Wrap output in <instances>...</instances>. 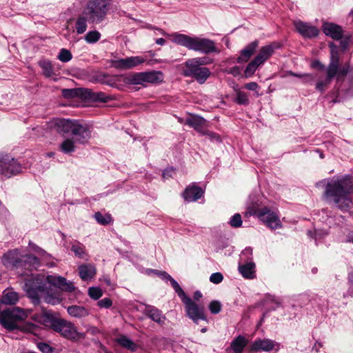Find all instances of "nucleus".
Masks as SVG:
<instances>
[{"label": "nucleus", "mask_w": 353, "mask_h": 353, "mask_svg": "<svg viewBox=\"0 0 353 353\" xmlns=\"http://www.w3.org/2000/svg\"><path fill=\"white\" fill-rule=\"evenodd\" d=\"M331 81L332 79L327 77L324 79H319L316 83L315 88L321 93H323L327 86L330 84Z\"/></svg>", "instance_id": "nucleus-45"}, {"label": "nucleus", "mask_w": 353, "mask_h": 353, "mask_svg": "<svg viewBox=\"0 0 353 353\" xmlns=\"http://www.w3.org/2000/svg\"><path fill=\"white\" fill-rule=\"evenodd\" d=\"M44 301L46 303L51 304L52 305H57L61 303V299L58 294L50 293L48 290L42 295Z\"/></svg>", "instance_id": "nucleus-39"}, {"label": "nucleus", "mask_w": 353, "mask_h": 353, "mask_svg": "<svg viewBox=\"0 0 353 353\" xmlns=\"http://www.w3.org/2000/svg\"><path fill=\"white\" fill-rule=\"evenodd\" d=\"M57 57L61 61L67 63L72 59V54L70 50L65 48H62L61 49Z\"/></svg>", "instance_id": "nucleus-49"}, {"label": "nucleus", "mask_w": 353, "mask_h": 353, "mask_svg": "<svg viewBox=\"0 0 353 353\" xmlns=\"http://www.w3.org/2000/svg\"><path fill=\"white\" fill-rule=\"evenodd\" d=\"M245 88L249 90L255 91L259 88V85L255 82H250L245 84Z\"/></svg>", "instance_id": "nucleus-61"}, {"label": "nucleus", "mask_w": 353, "mask_h": 353, "mask_svg": "<svg viewBox=\"0 0 353 353\" xmlns=\"http://www.w3.org/2000/svg\"><path fill=\"white\" fill-rule=\"evenodd\" d=\"M33 319L52 328L61 336L71 341L77 342L85 338V333L78 332L77 327L72 322L57 317L52 311H45L41 314H34Z\"/></svg>", "instance_id": "nucleus-2"}, {"label": "nucleus", "mask_w": 353, "mask_h": 353, "mask_svg": "<svg viewBox=\"0 0 353 353\" xmlns=\"http://www.w3.org/2000/svg\"><path fill=\"white\" fill-rule=\"evenodd\" d=\"M149 272H153L155 274H157L159 277H160L161 279L164 280L165 281H170L172 287L174 290L175 292L177 294V295L180 293H183V289L181 288L179 284L177 283V281L173 279L168 273H167L165 271H159L157 270H152L150 269L148 270Z\"/></svg>", "instance_id": "nucleus-26"}, {"label": "nucleus", "mask_w": 353, "mask_h": 353, "mask_svg": "<svg viewBox=\"0 0 353 353\" xmlns=\"http://www.w3.org/2000/svg\"><path fill=\"white\" fill-rule=\"evenodd\" d=\"M112 4V0H89L83 14L91 23H100L105 19Z\"/></svg>", "instance_id": "nucleus-7"}, {"label": "nucleus", "mask_w": 353, "mask_h": 353, "mask_svg": "<svg viewBox=\"0 0 353 353\" xmlns=\"http://www.w3.org/2000/svg\"><path fill=\"white\" fill-rule=\"evenodd\" d=\"M71 251L74 254L75 256L79 259H84L86 256L85 245L77 240L70 243Z\"/></svg>", "instance_id": "nucleus-34"}, {"label": "nucleus", "mask_w": 353, "mask_h": 353, "mask_svg": "<svg viewBox=\"0 0 353 353\" xmlns=\"http://www.w3.org/2000/svg\"><path fill=\"white\" fill-rule=\"evenodd\" d=\"M117 341L121 346L129 350H136V344L130 338L127 337L125 335L121 336L119 338L117 339Z\"/></svg>", "instance_id": "nucleus-38"}, {"label": "nucleus", "mask_w": 353, "mask_h": 353, "mask_svg": "<svg viewBox=\"0 0 353 353\" xmlns=\"http://www.w3.org/2000/svg\"><path fill=\"white\" fill-rule=\"evenodd\" d=\"M22 167L14 158L8 154L0 152V174L7 178L21 172Z\"/></svg>", "instance_id": "nucleus-10"}, {"label": "nucleus", "mask_w": 353, "mask_h": 353, "mask_svg": "<svg viewBox=\"0 0 353 353\" xmlns=\"http://www.w3.org/2000/svg\"><path fill=\"white\" fill-rule=\"evenodd\" d=\"M79 274L83 281L90 280L96 274V268L90 263L82 264L79 266Z\"/></svg>", "instance_id": "nucleus-27"}, {"label": "nucleus", "mask_w": 353, "mask_h": 353, "mask_svg": "<svg viewBox=\"0 0 353 353\" xmlns=\"http://www.w3.org/2000/svg\"><path fill=\"white\" fill-rule=\"evenodd\" d=\"M339 70V60L330 59V63L326 68L327 77L332 79L336 74H338Z\"/></svg>", "instance_id": "nucleus-37"}, {"label": "nucleus", "mask_w": 353, "mask_h": 353, "mask_svg": "<svg viewBox=\"0 0 353 353\" xmlns=\"http://www.w3.org/2000/svg\"><path fill=\"white\" fill-rule=\"evenodd\" d=\"M71 134L77 143L85 144L91 137V131L87 124L76 120Z\"/></svg>", "instance_id": "nucleus-13"}, {"label": "nucleus", "mask_w": 353, "mask_h": 353, "mask_svg": "<svg viewBox=\"0 0 353 353\" xmlns=\"http://www.w3.org/2000/svg\"><path fill=\"white\" fill-rule=\"evenodd\" d=\"M182 195L186 202H194L203 196V191L200 187L192 185L188 186Z\"/></svg>", "instance_id": "nucleus-23"}, {"label": "nucleus", "mask_w": 353, "mask_h": 353, "mask_svg": "<svg viewBox=\"0 0 353 353\" xmlns=\"http://www.w3.org/2000/svg\"><path fill=\"white\" fill-rule=\"evenodd\" d=\"M178 296L181 298L185 305L187 316L191 319L194 323H198L199 320L207 321L203 308L202 307H199L196 303H195L185 294L183 290V293H179Z\"/></svg>", "instance_id": "nucleus-12"}, {"label": "nucleus", "mask_w": 353, "mask_h": 353, "mask_svg": "<svg viewBox=\"0 0 353 353\" xmlns=\"http://www.w3.org/2000/svg\"><path fill=\"white\" fill-rule=\"evenodd\" d=\"M345 242L353 244V230L348 231L346 234Z\"/></svg>", "instance_id": "nucleus-62"}, {"label": "nucleus", "mask_w": 353, "mask_h": 353, "mask_svg": "<svg viewBox=\"0 0 353 353\" xmlns=\"http://www.w3.org/2000/svg\"><path fill=\"white\" fill-rule=\"evenodd\" d=\"M276 345L277 343L269 339H257L250 346V351L253 352L260 351L270 352L272 350Z\"/></svg>", "instance_id": "nucleus-20"}, {"label": "nucleus", "mask_w": 353, "mask_h": 353, "mask_svg": "<svg viewBox=\"0 0 353 353\" xmlns=\"http://www.w3.org/2000/svg\"><path fill=\"white\" fill-rule=\"evenodd\" d=\"M172 37V42L177 45L185 47L190 50L199 52L205 54L217 51L215 43L209 39L201 38L195 36L190 37L181 33H174Z\"/></svg>", "instance_id": "nucleus-6"}, {"label": "nucleus", "mask_w": 353, "mask_h": 353, "mask_svg": "<svg viewBox=\"0 0 353 353\" xmlns=\"http://www.w3.org/2000/svg\"><path fill=\"white\" fill-rule=\"evenodd\" d=\"M1 263L7 269L17 271L20 276L28 275L40 266L38 257L33 254H23L19 248L5 252L1 256Z\"/></svg>", "instance_id": "nucleus-3"}, {"label": "nucleus", "mask_w": 353, "mask_h": 353, "mask_svg": "<svg viewBox=\"0 0 353 353\" xmlns=\"http://www.w3.org/2000/svg\"><path fill=\"white\" fill-rule=\"evenodd\" d=\"M48 284H51L63 291L72 292L75 287L72 282H68L65 278L63 276H57L49 275L47 276Z\"/></svg>", "instance_id": "nucleus-19"}, {"label": "nucleus", "mask_w": 353, "mask_h": 353, "mask_svg": "<svg viewBox=\"0 0 353 353\" xmlns=\"http://www.w3.org/2000/svg\"><path fill=\"white\" fill-rule=\"evenodd\" d=\"M143 313L150 319L159 325L164 324L166 319L162 312L153 305H145Z\"/></svg>", "instance_id": "nucleus-21"}, {"label": "nucleus", "mask_w": 353, "mask_h": 353, "mask_svg": "<svg viewBox=\"0 0 353 353\" xmlns=\"http://www.w3.org/2000/svg\"><path fill=\"white\" fill-rule=\"evenodd\" d=\"M101 38V34L97 30L89 31L85 36V40L88 43H97Z\"/></svg>", "instance_id": "nucleus-44"}, {"label": "nucleus", "mask_w": 353, "mask_h": 353, "mask_svg": "<svg viewBox=\"0 0 353 353\" xmlns=\"http://www.w3.org/2000/svg\"><path fill=\"white\" fill-rule=\"evenodd\" d=\"M85 90L86 92L84 100H88L92 102L107 103L114 99L113 97L106 94L103 92H93L92 90L88 88Z\"/></svg>", "instance_id": "nucleus-24"}, {"label": "nucleus", "mask_w": 353, "mask_h": 353, "mask_svg": "<svg viewBox=\"0 0 353 353\" xmlns=\"http://www.w3.org/2000/svg\"><path fill=\"white\" fill-rule=\"evenodd\" d=\"M174 172L172 168L166 169L163 172L162 176L163 179H168L172 176V173Z\"/></svg>", "instance_id": "nucleus-63"}, {"label": "nucleus", "mask_w": 353, "mask_h": 353, "mask_svg": "<svg viewBox=\"0 0 353 353\" xmlns=\"http://www.w3.org/2000/svg\"><path fill=\"white\" fill-rule=\"evenodd\" d=\"M19 300V294L16 292L10 289H6L3 292L1 299L0 300L1 303L6 305H14Z\"/></svg>", "instance_id": "nucleus-31"}, {"label": "nucleus", "mask_w": 353, "mask_h": 353, "mask_svg": "<svg viewBox=\"0 0 353 353\" xmlns=\"http://www.w3.org/2000/svg\"><path fill=\"white\" fill-rule=\"evenodd\" d=\"M185 124L194 128V130L201 134L207 128L208 122L203 117L194 114L185 119Z\"/></svg>", "instance_id": "nucleus-22"}, {"label": "nucleus", "mask_w": 353, "mask_h": 353, "mask_svg": "<svg viewBox=\"0 0 353 353\" xmlns=\"http://www.w3.org/2000/svg\"><path fill=\"white\" fill-rule=\"evenodd\" d=\"M144 62V58L136 56L112 60L110 61V65L117 70H123L132 69Z\"/></svg>", "instance_id": "nucleus-14"}, {"label": "nucleus", "mask_w": 353, "mask_h": 353, "mask_svg": "<svg viewBox=\"0 0 353 353\" xmlns=\"http://www.w3.org/2000/svg\"><path fill=\"white\" fill-rule=\"evenodd\" d=\"M293 25L297 32L305 39H313L319 34V29L309 23L296 20L294 21Z\"/></svg>", "instance_id": "nucleus-15"}, {"label": "nucleus", "mask_w": 353, "mask_h": 353, "mask_svg": "<svg viewBox=\"0 0 353 353\" xmlns=\"http://www.w3.org/2000/svg\"><path fill=\"white\" fill-rule=\"evenodd\" d=\"M74 138H66L59 145V150L65 154H71L75 152L77 146Z\"/></svg>", "instance_id": "nucleus-32"}, {"label": "nucleus", "mask_w": 353, "mask_h": 353, "mask_svg": "<svg viewBox=\"0 0 353 353\" xmlns=\"http://www.w3.org/2000/svg\"><path fill=\"white\" fill-rule=\"evenodd\" d=\"M68 313L74 318H83L89 314V311L83 306L71 305L67 309Z\"/></svg>", "instance_id": "nucleus-33"}, {"label": "nucleus", "mask_w": 353, "mask_h": 353, "mask_svg": "<svg viewBox=\"0 0 353 353\" xmlns=\"http://www.w3.org/2000/svg\"><path fill=\"white\" fill-rule=\"evenodd\" d=\"M47 277L37 274L26 280L24 290L28 296L36 305L40 302L41 296L48 290Z\"/></svg>", "instance_id": "nucleus-8"}, {"label": "nucleus", "mask_w": 353, "mask_h": 353, "mask_svg": "<svg viewBox=\"0 0 353 353\" xmlns=\"http://www.w3.org/2000/svg\"><path fill=\"white\" fill-rule=\"evenodd\" d=\"M291 74L294 77H297L302 79V81L305 83H313L316 78V75L310 73L306 74H296L291 72Z\"/></svg>", "instance_id": "nucleus-47"}, {"label": "nucleus", "mask_w": 353, "mask_h": 353, "mask_svg": "<svg viewBox=\"0 0 353 353\" xmlns=\"http://www.w3.org/2000/svg\"><path fill=\"white\" fill-rule=\"evenodd\" d=\"M259 43V41L255 40L247 45L241 50L240 56L237 58V62L239 63L247 62L256 50Z\"/></svg>", "instance_id": "nucleus-25"}, {"label": "nucleus", "mask_w": 353, "mask_h": 353, "mask_svg": "<svg viewBox=\"0 0 353 353\" xmlns=\"http://www.w3.org/2000/svg\"><path fill=\"white\" fill-rule=\"evenodd\" d=\"M26 317L24 311L19 307L8 308L0 312V324L7 330H20L25 332L37 334L39 326L34 323L27 322L18 325L17 322Z\"/></svg>", "instance_id": "nucleus-4"}, {"label": "nucleus", "mask_w": 353, "mask_h": 353, "mask_svg": "<svg viewBox=\"0 0 353 353\" xmlns=\"http://www.w3.org/2000/svg\"><path fill=\"white\" fill-rule=\"evenodd\" d=\"M32 249L35 252H38L39 254H41V255H48L47 254V252L44 250H43L42 248H39L37 245H34V247H32Z\"/></svg>", "instance_id": "nucleus-64"}, {"label": "nucleus", "mask_w": 353, "mask_h": 353, "mask_svg": "<svg viewBox=\"0 0 353 353\" xmlns=\"http://www.w3.org/2000/svg\"><path fill=\"white\" fill-rule=\"evenodd\" d=\"M212 63V59L208 57L189 59L183 63L182 74L186 77L193 78L199 83L203 84L211 74L210 69L205 65Z\"/></svg>", "instance_id": "nucleus-5"}, {"label": "nucleus", "mask_w": 353, "mask_h": 353, "mask_svg": "<svg viewBox=\"0 0 353 353\" xmlns=\"http://www.w3.org/2000/svg\"><path fill=\"white\" fill-rule=\"evenodd\" d=\"M94 78L95 81L102 84H105L112 87L114 85V80L109 78L108 74L105 72H98L94 76Z\"/></svg>", "instance_id": "nucleus-40"}, {"label": "nucleus", "mask_w": 353, "mask_h": 353, "mask_svg": "<svg viewBox=\"0 0 353 353\" xmlns=\"http://www.w3.org/2000/svg\"><path fill=\"white\" fill-rule=\"evenodd\" d=\"M323 185L325 191L323 199L329 204L334 205L343 212L350 209V194L352 190L350 181L344 176L322 180L316 183V186Z\"/></svg>", "instance_id": "nucleus-1"}, {"label": "nucleus", "mask_w": 353, "mask_h": 353, "mask_svg": "<svg viewBox=\"0 0 353 353\" xmlns=\"http://www.w3.org/2000/svg\"><path fill=\"white\" fill-rule=\"evenodd\" d=\"M339 41H340V43H339V47L342 52H344L348 47L349 38L348 37H345V38L342 37V39H340Z\"/></svg>", "instance_id": "nucleus-58"}, {"label": "nucleus", "mask_w": 353, "mask_h": 353, "mask_svg": "<svg viewBox=\"0 0 353 353\" xmlns=\"http://www.w3.org/2000/svg\"><path fill=\"white\" fill-rule=\"evenodd\" d=\"M88 294L94 300H98L102 296L103 292L98 287H90L88 289Z\"/></svg>", "instance_id": "nucleus-51"}, {"label": "nucleus", "mask_w": 353, "mask_h": 353, "mask_svg": "<svg viewBox=\"0 0 353 353\" xmlns=\"http://www.w3.org/2000/svg\"><path fill=\"white\" fill-rule=\"evenodd\" d=\"M223 280V276L221 272L212 273L210 276V281L214 283L219 284Z\"/></svg>", "instance_id": "nucleus-55"}, {"label": "nucleus", "mask_w": 353, "mask_h": 353, "mask_svg": "<svg viewBox=\"0 0 353 353\" xmlns=\"http://www.w3.org/2000/svg\"><path fill=\"white\" fill-rule=\"evenodd\" d=\"M311 67L320 70H324L325 69V66L319 60L313 61L311 63Z\"/></svg>", "instance_id": "nucleus-59"}, {"label": "nucleus", "mask_w": 353, "mask_h": 353, "mask_svg": "<svg viewBox=\"0 0 353 353\" xmlns=\"http://www.w3.org/2000/svg\"><path fill=\"white\" fill-rule=\"evenodd\" d=\"M234 101L241 105H248L250 103L248 94L242 91L237 92Z\"/></svg>", "instance_id": "nucleus-46"}, {"label": "nucleus", "mask_w": 353, "mask_h": 353, "mask_svg": "<svg viewBox=\"0 0 353 353\" xmlns=\"http://www.w3.org/2000/svg\"><path fill=\"white\" fill-rule=\"evenodd\" d=\"M37 347L43 353H52L54 351V347L45 342L37 343Z\"/></svg>", "instance_id": "nucleus-54"}, {"label": "nucleus", "mask_w": 353, "mask_h": 353, "mask_svg": "<svg viewBox=\"0 0 353 353\" xmlns=\"http://www.w3.org/2000/svg\"><path fill=\"white\" fill-rule=\"evenodd\" d=\"M245 214V216L250 215L257 216L260 221L263 222L268 228L272 230L281 228L282 226L278 215L267 207H264L261 209L249 207Z\"/></svg>", "instance_id": "nucleus-9"}, {"label": "nucleus", "mask_w": 353, "mask_h": 353, "mask_svg": "<svg viewBox=\"0 0 353 353\" xmlns=\"http://www.w3.org/2000/svg\"><path fill=\"white\" fill-rule=\"evenodd\" d=\"M307 235L314 239L316 241V244L317 245V242L322 239H324L327 235V232L324 230H308Z\"/></svg>", "instance_id": "nucleus-43"}, {"label": "nucleus", "mask_w": 353, "mask_h": 353, "mask_svg": "<svg viewBox=\"0 0 353 353\" xmlns=\"http://www.w3.org/2000/svg\"><path fill=\"white\" fill-rule=\"evenodd\" d=\"M260 65H261V64H259V62L254 59L246 66L244 71L245 77L246 78L251 77Z\"/></svg>", "instance_id": "nucleus-41"}, {"label": "nucleus", "mask_w": 353, "mask_h": 353, "mask_svg": "<svg viewBox=\"0 0 353 353\" xmlns=\"http://www.w3.org/2000/svg\"><path fill=\"white\" fill-rule=\"evenodd\" d=\"M86 88H70V89H63L61 94L65 99H73L75 97L85 99V94Z\"/></svg>", "instance_id": "nucleus-30"}, {"label": "nucleus", "mask_w": 353, "mask_h": 353, "mask_svg": "<svg viewBox=\"0 0 353 353\" xmlns=\"http://www.w3.org/2000/svg\"><path fill=\"white\" fill-rule=\"evenodd\" d=\"M39 65L42 69V74L46 78L52 77L54 74V66L52 62L47 59L39 61Z\"/></svg>", "instance_id": "nucleus-35"}, {"label": "nucleus", "mask_w": 353, "mask_h": 353, "mask_svg": "<svg viewBox=\"0 0 353 353\" xmlns=\"http://www.w3.org/2000/svg\"><path fill=\"white\" fill-rule=\"evenodd\" d=\"M242 218L240 214H234L229 221V224L232 228H238L242 225Z\"/></svg>", "instance_id": "nucleus-50"}, {"label": "nucleus", "mask_w": 353, "mask_h": 353, "mask_svg": "<svg viewBox=\"0 0 353 353\" xmlns=\"http://www.w3.org/2000/svg\"><path fill=\"white\" fill-rule=\"evenodd\" d=\"M228 73L236 77L241 74V69L239 66H234L229 70Z\"/></svg>", "instance_id": "nucleus-60"}, {"label": "nucleus", "mask_w": 353, "mask_h": 353, "mask_svg": "<svg viewBox=\"0 0 353 353\" xmlns=\"http://www.w3.org/2000/svg\"><path fill=\"white\" fill-rule=\"evenodd\" d=\"M248 343V341L243 336L239 335L232 341L228 350H232L233 353H243Z\"/></svg>", "instance_id": "nucleus-28"}, {"label": "nucleus", "mask_w": 353, "mask_h": 353, "mask_svg": "<svg viewBox=\"0 0 353 353\" xmlns=\"http://www.w3.org/2000/svg\"><path fill=\"white\" fill-rule=\"evenodd\" d=\"M283 44L279 41H273L260 48L259 52L254 57L259 64L263 65L274 52L275 50L281 48Z\"/></svg>", "instance_id": "nucleus-16"}, {"label": "nucleus", "mask_w": 353, "mask_h": 353, "mask_svg": "<svg viewBox=\"0 0 353 353\" xmlns=\"http://www.w3.org/2000/svg\"><path fill=\"white\" fill-rule=\"evenodd\" d=\"M239 271L245 279H253L256 277L255 263L252 261L239 265Z\"/></svg>", "instance_id": "nucleus-29"}, {"label": "nucleus", "mask_w": 353, "mask_h": 353, "mask_svg": "<svg viewBox=\"0 0 353 353\" xmlns=\"http://www.w3.org/2000/svg\"><path fill=\"white\" fill-rule=\"evenodd\" d=\"M86 332L92 336H97L101 333V330L96 326L88 325L86 327Z\"/></svg>", "instance_id": "nucleus-57"}, {"label": "nucleus", "mask_w": 353, "mask_h": 353, "mask_svg": "<svg viewBox=\"0 0 353 353\" xmlns=\"http://www.w3.org/2000/svg\"><path fill=\"white\" fill-rule=\"evenodd\" d=\"M94 217L97 223L102 225H108L112 221V218L109 214H103L97 212L94 214Z\"/></svg>", "instance_id": "nucleus-42"}, {"label": "nucleus", "mask_w": 353, "mask_h": 353, "mask_svg": "<svg viewBox=\"0 0 353 353\" xmlns=\"http://www.w3.org/2000/svg\"><path fill=\"white\" fill-rule=\"evenodd\" d=\"M329 48H330V59L339 60V47L334 42H330Z\"/></svg>", "instance_id": "nucleus-53"}, {"label": "nucleus", "mask_w": 353, "mask_h": 353, "mask_svg": "<svg viewBox=\"0 0 353 353\" xmlns=\"http://www.w3.org/2000/svg\"><path fill=\"white\" fill-rule=\"evenodd\" d=\"M201 135L206 136L212 142L219 143L222 141L221 138L219 134L208 130L207 128L201 133Z\"/></svg>", "instance_id": "nucleus-48"}, {"label": "nucleus", "mask_w": 353, "mask_h": 353, "mask_svg": "<svg viewBox=\"0 0 353 353\" xmlns=\"http://www.w3.org/2000/svg\"><path fill=\"white\" fill-rule=\"evenodd\" d=\"M88 18L82 13L77 17L75 22L76 32L78 34H83L88 28Z\"/></svg>", "instance_id": "nucleus-36"}, {"label": "nucleus", "mask_w": 353, "mask_h": 353, "mask_svg": "<svg viewBox=\"0 0 353 353\" xmlns=\"http://www.w3.org/2000/svg\"><path fill=\"white\" fill-rule=\"evenodd\" d=\"M163 81V72L155 70L134 73L129 77V82L134 85L158 84Z\"/></svg>", "instance_id": "nucleus-11"}, {"label": "nucleus", "mask_w": 353, "mask_h": 353, "mask_svg": "<svg viewBox=\"0 0 353 353\" xmlns=\"http://www.w3.org/2000/svg\"><path fill=\"white\" fill-rule=\"evenodd\" d=\"M322 30L326 36L336 41L341 39L343 36L342 27L332 22L323 23L322 25Z\"/></svg>", "instance_id": "nucleus-18"}, {"label": "nucleus", "mask_w": 353, "mask_h": 353, "mask_svg": "<svg viewBox=\"0 0 353 353\" xmlns=\"http://www.w3.org/2000/svg\"><path fill=\"white\" fill-rule=\"evenodd\" d=\"M75 121L57 118L50 121L49 126L54 128L59 134H71Z\"/></svg>", "instance_id": "nucleus-17"}, {"label": "nucleus", "mask_w": 353, "mask_h": 353, "mask_svg": "<svg viewBox=\"0 0 353 353\" xmlns=\"http://www.w3.org/2000/svg\"><path fill=\"white\" fill-rule=\"evenodd\" d=\"M97 305L101 308H109L112 305V301L110 298H104L98 301Z\"/></svg>", "instance_id": "nucleus-56"}, {"label": "nucleus", "mask_w": 353, "mask_h": 353, "mask_svg": "<svg viewBox=\"0 0 353 353\" xmlns=\"http://www.w3.org/2000/svg\"><path fill=\"white\" fill-rule=\"evenodd\" d=\"M222 308V305L219 301H212L209 304V310L213 314H219Z\"/></svg>", "instance_id": "nucleus-52"}]
</instances>
